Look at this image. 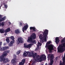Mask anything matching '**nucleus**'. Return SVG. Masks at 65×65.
<instances>
[{
  "label": "nucleus",
  "mask_w": 65,
  "mask_h": 65,
  "mask_svg": "<svg viewBox=\"0 0 65 65\" xmlns=\"http://www.w3.org/2000/svg\"><path fill=\"white\" fill-rule=\"evenodd\" d=\"M21 53V50H19L17 52V55H19Z\"/></svg>",
  "instance_id": "26"
},
{
  "label": "nucleus",
  "mask_w": 65,
  "mask_h": 65,
  "mask_svg": "<svg viewBox=\"0 0 65 65\" xmlns=\"http://www.w3.org/2000/svg\"><path fill=\"white\" fill-rule=\"evenodd\" d=\"M37 46H38V45Z\"/></svg>",
  "instance_id": "35"
},
{
  "label": "nucleus",
  "mask_w": 65,
  "mask_h": 65,
  "mask_svg": "<svg viewBox=\"0 0 65 65\" xmlns=\"http://www.w3.org/2000/svg\"><path fill=\"white\" fill-rule=\"evenodd\" d=\"M6 42H7V43H8L9 42V41H10L9 39V38H8V37H7V39H6Z\"/></svg>",
  "instance_id": "22"
},
{
  "label": "nucleus",
  "mask_w": 65,
  "mask_h": 65,
  "mask_svg": "<svg viewBox=\"0 0 65 65\" xmlns=\"http://www.w3.org/2000/svg\"><path fill=\"white\" fill-rule=\"evenodd\" d=\"M15 33L17 34L20 33H21L20 30L19 29H16L15 30Z\"/></svg>",
  "instance_id": "14"
},
{
  "label": "nucleus",
  "mask_w": 65,
  "mask_h": 65,
  "mask_svg": "<svg viewBox=\"0 0 65 65\" xmlns=\"http://www.w3.org/2000/svg\"><path fill=\"white\" fill-rule=\"evenodd\" d=\"M43 34V36L42 34H40L39 36V38L40 39V42H44V41H47V35H48V31L47 29H44Z\"/></svg>",
  "instance_id": "2"
},
{
  "label": "nucleus",
  "mask_w": 65,
  "mask_h": 65,
  "mask_svg": "<svg viewBox=\"0 0 65 65\" xmlns=\"http://www.w3.org/2000/svg\"><path fill=\"white\" fill-rule=\"evenodd\" d=\"M52 42L51 41H48L46 43V44L45 46V47H47V48L48 50H49L50 51H51L53 50V48H54V45L52 44H51L48 45L49 44L51 43Z\"/></svg>",
  "instance_id": "5"
},
{
  "label": "nucleus",
  "mask_w": 65,
  "mask_h": 65,
  "mask_svg": "<svg viewBox=\"0 0 65 65\" xmlns=\"http://www.w3.org/2000/svg\"><path fill=\"white\" fill-rule=\"evenodd\" d=\"M2 6V5H1V6L0 7V9H1V7Z\"/></svg>",
  "instance_id": "33"
},
{
  "label": "nucleus",
  "mask_w": 65,
  "mask_h": 65,
  "mask_svg": "<svg viewBox=\"0 0 65 65\" xmlns=\"http://www.w3.org/2000/svg\"><path fill=\"white\" fill-rule=\"evenodd\" d=\"M4 22H3L1 23H0V27H1V26H4Z\"/></svg>",
  "instance_id": "24"
},
{
  "label": "nucleus",
  "mask_w": 65,
  "mask_h": 65,
  "mask_svg": "<svg viewBox=\"0 0 65 65\" xmlns=\"http://www.w3.org/2000/svg\"><path fill=\"white\" fill-rule=\"evenodd\" d=\"M10 31V29L9 28H8L6 30V33L4 34L5 35H6L7 34V32H8Z\"/></svg>",
  "instance_id": "15"
},
{
  "label": "nucleus",
  "mask_w": 65,
  "mask_h": 65,
  "mask_svg": "<svg viewBox=\"0 0 65 65\" xmlns=\"http://www.w3.org/2000/svg\"><path fill=\"white\" fill-rule=\"evenodd\" d=\"M25 59H24L22 60V61L19 63L20 65H24V64L25 62Z\"/></svg>",
  "instance_id": "12"
},
{
  "label": "nucleus",
  "mask_w": 65,
  "mask_h": 65,
  "mask_svg": "<svg viewBox=\"0 0 65 65\" xmlns=\"http://www.w3.org/2000/svg\"><path fill=\"white\" fill-rule=\"evenodd\" d=\"M29 57H33L34 58L33 60V63H35V61L37 62H41L42 60H45L46 59V56L44 55H42L41 58L40 56H39V55H37V53H36L34 54V51H31V52L28 51L27 52L25 51L23 54V57H26L27 55Z\"/></svg>",
  "instance_id": "1"
},
{
  "label": "nucleus",
  "mask_w": 65,
  "mask_h": 65,
  "mask_svg": "<svg viewBox=\"0 0 65 65\" xmlns=\"http://www.w3.org/2000/svg\"><path fill=\"white\" fill-rule=\"evenodd\" d=\"M38 49H39V47H37V48L35 50L37 51V50H38Z\"/></svg>",
  "instance_id": "29"
},
{
  "label": "nucleus",
  "mask_w": 65,
  "mask_h": 65,
  "mask_svg": "<svg viewBox=\"0 0 65 65\" xmlns=\"http://www.w3.org/2000/svg\"><path fill=\"white\" fill-rule=\"evenodd\" d=\"M6 45V43H4V45Z\"/></svg>",
  "instance_id": "32"
},
{
  "label": "nucleus",
  "mask_w": 65,
  "mask_h": 65,
  "mask_svg": "<svg viewBox=\"0 0 65 65\" xmlns=\"http://www.w3.org/2000/svg\"><path fill=\"white\" fill-rule=\"evenodd\" d=\"M45 65H47V63H46L45 64Z\"/></svg>",
  "instance_id": "34"
},
{
  "label": "nucleus",
  "mask_w": 65,
  "mask_h": 65,
  "mask_svg": "<svg viewBox=\"0 0 65 65\" xmlns=\"http://www.w3.org/2000/svg\"><path fill=\"white\" fill-rule=\"evenodd\" d=\"M55 42L57 44H58V43H59V42H60V40H59V39L58 38H56L55 39Z\"/></svg>",
  "instance_id": "16"
},
{
  "label": "nucleus",
  "mask_w": 65,
  "mask_h": 65,
  "mask_svg": "<svg viewBox=\"0 0 65 65\" xmlns=\"http://www.w3.org/2000/svg\"><path fill=\"white\" fill-rule=\"evenodd\" d=\"M4 5V6L6 8H7L8 6H7V4H6V3H3Z\"/></svg>",
  "instance_id": "21"
},
{
  "label": "nucleus",
  "mask_w": 65,
  "mask_h": 65,
  "mask_svg": "<svg viewBox=\"0 0 65 65\" xmlns=\"http://www.w3.org/2000/svg\"><path fill=\"white\" fill-rule=\"evenodd\" d=\"M14 43V42L13 41H12L10 42V43L9 44V46H12L13 45V44Z\"/></svg>",
  "instance_id": "13"
},
{
  "label": "nucleus",
  "mask_w": 65,
  "mask_h": 65,
  "mask_svg": "<svg viewBox=\"0 0 65 65\" xmlns=\"http://www.w3.org/2000/svg\"><path fill=\"white\" fill-rule=\"evenodd\" d=\"M5 52L7 54V53H10V51L9 50H7L6 51H5Z\"/></svg>",
  "instance_id": "27"
},
{
  "label": "nucleus",
  "mask_w": 65,
  "mask_h": 65,
  "mask_svg": "<svg viewBox=\"0 0 65 65\" xmlns=\"http://www.w3.org/2000/svg\"><path fill=\"white\" fill-rule=\"evenodd\" d=\"M0 32L1 33H4L5 32V30L4 29H1Z\"/></svg>",
  "instance_id": "18"
},
{
  "label": "nucleus",
  "mask_w": 65,
  "mask_h": 65,
  "mask_svg": "<svg viewBox=\"0 0 65 65\" xmlns=\"http://www.w3.org/2000/svg\"><path fill=\"white\" fill-rule=\"evenodd\" d=\"M28 28V24H26V25L24 26L22 28V31L24 32V31L26 30Z\"/></svg>",
  "instance_id": "11"
},
{
  "label": "nucleus",
  "mask_w": 65,
  "mask_h": 65,
  "mask_svg": "<svg viewBox=\"0 0 65 65\" xmlns=\"http://www.w3.org/2000/svg\"><path fill=\"white\" fill-rule=\"evenodd\" d=\"M10 38L12 40H13L14 39V38L13 36H12L10 37Z\"/></svg>",
  "instance_id": "25"
},
{
  "label": "nucleus",
  "mask_w": 65,
  "mask_h": 65,
  "mask_svg": "<svg viewBox=\"0 0 65 65\" xmlns=\"http://www.w3.org/2000/svg\"><path fill=\"white\" fill-rule=\"evenodd\" d=\"M30 30H32V29L33 31H35V30H36V29H35V27H30Z\"/></svg>",
  "instance_id": "19"
},
{
  "label": "nucleus",
  "mask_w": 65,
  "mask_h": 65,
  "mask_svg": "<svg viewBox=\"0 0 65 65\" xmlns=\"http://www.w3.org/2000/svg\"><path fill=\"white\" fill-rule=\"evenodd\" d=\"M48 56L47 57L48 61L49 60V59L51 58L50 60V63L48 64V65H52L54 62V60H53V58L54 57V55L52 54H49L48 55Z\"/></svg>",
  "instance_id": "7"
},
{
  "label": "nucleus",
  "mask_w": 65,
  "mask_h": 65,
  "mask_svg": "<svg viewBox=\"0 0 65 65\" xmlns=\"http://www.w3.org/2000/svg\"><path fill=\"white\" fill-rule=\"evenodd\" d=\"M65 48V43L59 45L58 48V50L60 53H62L64 51V48Z\"/></svg>",
  "instance_id": "4"
},
{
  "label": "nucleus",
  "mask_w": 65,
  "mask_h": 65,
  "mask_svg": "<svg viewBox=\"0 0 65 65\" xmlns=\"http://www.w3.org/2000/svg\"><path fill=\"white\" fill-rule=\"evenodd\" d=\"M8 23H9V25H10L11 24V23H10V22H9Z\"/></svg>",
  "instance_id": "31"
},
{
  "label": "nucleus",
  "mask_w": 65,
  "mask_h": 65,
  "mask_svg": "<svg viewBox=\"0 0 65 65\" xmlns=\"http://www.w3.org/2000/svg\"><path fill=\"white\" fill-rule=\"evenodd\" d=\"M1 18L2 17L0 18V21H4L5 20L6 17L5 16L3 18Z\"/></svg>",
  "instance_id": "17"
},
{
  "label": "nucleus",
  "mask_w": 65,
  "mask_h": 65,
  "mask_svg": "<svg viewBox=\"0 0 65 65\" xmlns=\"http://www.w3.org/2000/svg\"><path fill=\"white\" fill-rule=\"evenodd\" d=\"M11 62L12 64H14L15 63V59H13L11 61Z\"/></svg>",
  "instance_id": "20"
},
{
  "label": "nucleus",
  "mask_w": 65,
  "mask_h": 65,
  "mask_svg": "<svg viewBox=\"0 0 65 65\" xmlns=\"http://www.w3.org/2000/svg\"><path fill=\"white\" fill-rule=\"evenodd\" d=\"M35 38H36V35L35 33H33L31 35V37H28L27 41L28 42H31L32 40L35 39Z\"/></svg>",
  "instance_id": "8"
},
{
  "label": "nucleus",
  "mask_w": 65,
  "mask_h": 65,
  "mask_svg": "<svg viewBox=\"0 0 65 65\" xmlns=\"http://www.w3.org/2000/svg\"><path fill=\"white\" fill-rule=\"evenodd\" d=\"M0 47H1V46H0Z\"/></svg>",
  "instance_id": "36"
},
{
  "label": "nucleus",
  "mask_w": 65,
  "mask_h": 65,
  "mask_svg": "<svg viewBox=\"0 0 65 65\" xmlns=\"http://www.w3.org/2000/svg\"><path fill=\"white\" fill-rule=\"evenodd\" d=\"M31 42L32 43V44H29L27 45V44H24V47L25 48H28L30 49L31 47V46H32V45L34 44H35L36 43V41H35V40L32 41H32L31 42Z\"/></svg>",
  "instance_id": "6"
},
{
  "label": "nucleus",
  "mask_w": 65,
  "mask_h": 65,
  "mask_svg": "<svg viewBox=\"0 0 65 65\" xmlns=\"http://www.w3.org/2000/svg\"><path fill=\"white\" fill-rule=\"evenodd\" d=\"M8 55L6 52H4V54L0 56V62H3L4 63H7L10 61V60L8 58L5 59V57Z\"/></svg>",
  "instance_id": "3"
},
{
  "label": "nucleus",
  "mask_w": 65,
  "mask_h": 65,
  "mask_svg": "<svg viewBox=\"0 0 65 65\" xmlns=\"http://www.w3.org/2000/svg\"><path fill=\"white\" fill-rule=\"evenodd\" d=\"M9 47L8 46H5L3 47V48H1L0 49V51H6L7 50V49L9 48Z\"/></svg>",
  "instance_id": "10"
},
{
  "label": "nucleus",
  "mask_w": 65,
  "mask_h": 65,
  "mask_svg": "<svg viewBox=\"0 0 65 65\" xmlns=\"http://www.w3.org/2000/svg\"><path fill=\"white\" fill-rule=\"evenodd\" d=\"M18 41L17 42V44H19L20 43L23 42V39L21 37H19L18 38Z\"/></svg>",
  "instance_id": "9"
},
{
  "label": "nucleus",
  "mask_w": 65,
  "mask_h": 65,
  "mask_svg": "<svg viewBox=\"0 0 65 65\" xmlns=\"http://www.w3.org/2000/svg\"><path fill=\"white\" fill-rule=\"evenodd\" d=\"M23 22L22 21H21V22H20V24L19 25V27H21V26H22L23 24L22 23H23Z\"/></svg>",
  "instance_id": "23"
},
{
  "label": "nucleus",
  "mask_w": 65,
  "mask_h": 65,
  "mask_svg": "<svg viewBox=\"0 0 65 65\" xmlns=\"http://www.w3.org/2000/svg\"><path fill=\"white\" fill-rule=\"evenodd\" d=\"M38 45H40V46H41V43L40 42H38Z\"/></svg>",
  "instance_id": "28"
},
{
  "label": "nucleus",
  "mask_w": 65,
  "mask_h": 65,
  "mask_svg": "<svg viewBox=\"0 0 65 65\" xmlns=\"http://www.w3.org/2000/svg\"><path fill=\"white\" fill-rule=\"evenodd\" d=\"M50 52L51 53V52Z\"/></svg>",
  "instance_id": "37"
},
{
  "label": "nucleus",
  "mask_w": 65,
  "mask_h": 65,
  "mask_svg": "<svg viewBox=\"0 0 65 65\" xmlns=\"http://www.w3.org/2000/svg\"><path fill=\"white\" fill-rule=\"evenodd\" d=\"M2 43V42H0V45H1Z\"/></svg>",
  "instance_id": "30"
}]
</instances>
